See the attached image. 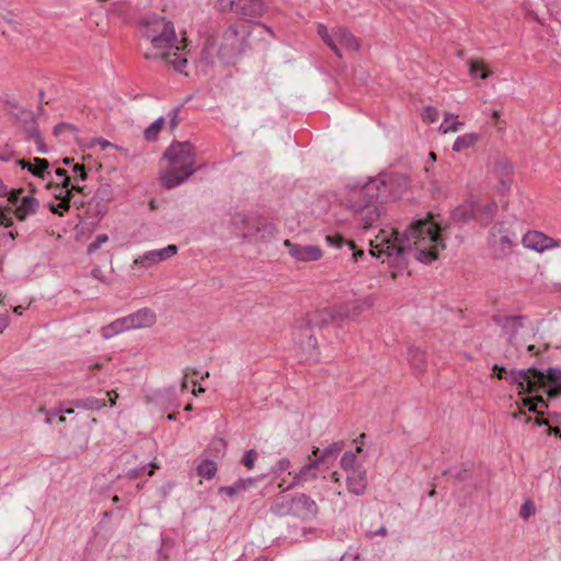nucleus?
Instances as JSON below:
<instances>
[{
  "mask_svg": "<svg viewBox=\"0 0 561 561\" xmlns=\"http://www.w3.org/2000/svg\"><path fill=\"white\" fill-rule=\"evenodd\" d=\"M325 242L329 247L341 249L346 247L351 252L354 263H359L369 257H383L400 263L407 254L423 263H431L438 257L440 250L445 249V242L440 236L438 224L432 214L426 218L413 220L407 229L400 233L394 229L380 230L370 241L368 254L358 249L353 241H346L341 234H328Z\"/></svg>",
  "mask_w": 561,
  "mask_h": 561,
  "instance_id": "f257e3e1",
  "label": "nucleus"
},
{
  "mask_svg": "<svg viewBox=\"0 0 561 561\" xmlns=\"http://www.w3.org/2000/svg\"><path fill=\"white\" fill-rule=\"evenodd\" d=\"M397 178H360L350 187L346 205L363 229H368L380 217L379 203L399 198L401 193L393 188Z\"/></svg>",
  "mask_w": 561,
  "mask_h": 561,
  "instance_id": "f03ea898",
  "label": "nucleus"
},
{
  "mask_svg": "<svg viewBox=\"0 0 561 561\" xmlns=\"http://www.w3.org/2000/svg\"><path fill=\"white\" fill-rule=\"evenodd\" d=\"M252 34H256L260 39H265L266 36L275 37L274 32L265 24L257 23L252 27L245 24H230L207 41L202 51V60L213 64L216 56L225 64H234L249 47V37Z\"/></svg>",
  "mask_w": 561,
  "mask_h": 561,
  "instance_id": "7ed1b4c3",
  "label": "nucleus"
},
{
  "mask_svg": "<svg viewBox=\"0 0 561 561\" xmlns=\"http://www.w3.org/2000/svg\"><path fill=\"white\" fill-rule=\"evenodd\" d=\"M142 37L150 42L156 51H146V59H162L178 72H184L187 59L184 56L185 38L179 41L172 22L164 18L152 15L144 20Z\"/></svg>",
  "mask_w": 561,
  "mask_h": 561,
  "instance_id": "20e7f679",
  "label": "nucleus"
},
{
  "mask_svg": "<svg viewBox=\"0 0 561 561\" xmlns=\"http://www.w3.org/2000/svg\"><path fill=\"white\" fill-rule=\"evenodd\" d=\"M493 375L499 379H505L516 385L519 394L534 393L545 389L549 398L561 394V369L548 368L546 371L530 367L528 369H512L507 371L504 367L494 365Z\"/></svg>",
  "mask_w": 561,
  "mask_h": 561,
  "instance_id": "39448f33",
  "label": "nucleus"
},
{
  "mask_svg": "<svg viewBox=\"0 0 561 561\" xmlns=\"http://www.w3.org/2000/svg\"><path fill=\"white\" fill-rule=\"evenodd\" d=\"M351 318L350 305H339L324 308L310 313L294 332L295 342L308 354H312L318 347L317 339L311 333L313 327L320 329L330 324H339Z\"/></svg>",
  "mask_w": 561,
  "mask_h": 561,
  "instance_id": "423d86ee",
  "label": "nucleus"
},
{
  "mask_svg": "<svg viewBox=\"0 0 561 561\" xmlns=\"http://www.w3.org/2000/svg\"><path fill=\"white\" fill-rule=\"evenodd\" d=\"M163 158L169 161L174 175H193L199 169L195 164V151L190 141H173L165 149Z\"/></svg>",
  "mask_w": 561,
  "mask_h": 561,
  "instance_id": "0eeeda50",
  "label": "nucleus"
},
{
  "mask_svg": "<svg viewBox=\"0 0 561 561\" xmlns=\"http://www.w3.org/2000/svg\"><path fill=\"white\" fill-rule=\"evenodd\" d=\"M22 188L13 190L10 193L9 202L12 204V208H0V225L4 228H10L13 225L12 214L20 221L26 220L28 217L34 215L39 206L36 198L31 195H24Z\"/></svg>",
  "mask_w": 561,
  "mask_h": 561,
  "instance_id": "6e6552de",
  "label": "nucleus"
},
{
  "mask_svg": "<svg viewBox=\"0 0 561 561\" xmlns=\"http://www.w3.org/2000/svg\"><path fill=\"white\" fill-rule=\"evenodd\" d=\"M317 33L340 58L342 57L341 48L356 51L360 47L358 39L343 26H337L330 31L324 24L320 23L317 25Z\"/></svg>",
  "mask_w": 561,
  "mask_h": 561,
  "instance_id": "1a4fd4ad",
  "label": "nucleus"
},
{
  "mask_svg": "<svg viewBox=\"0 0 561 561\" xmlns=\"http://www.w3.org/2000/svg\"><path fill=\"white\" fill-rule=\"evenodd\" d=\"M489 244L497 257H504L517 245V237L504 222H496L490 230Z\"/></svg>",
  "mask_w": 561,
  "mask_h": 561,
  "instance_id": "9d476101",
  "label": "nucleus"
},
{
  "mask_svg": "<svg viewBox=\"0 0 561 561\" xmlns=\"http://www.w3.org/2000/svg\"><path fill=\"white\" fill-rule=\"evenodd\" d=\"M60 183L53 184L49 182L48 188L51 195L59 202L50 205V210L56 214H62L64 210L69 208L70 196L73 190L81 191L79 181H84L87 178H58Z\"/></svg>",
  "mask_w": 561,
  "mask_h": 561,
  "instance_id": "9b49d317",
  "label": "nucleus"
},
{
  "mask_svg": "<svg viewBox=\"0 0 561 561\" xmlns=\"http://www.w3.org/2000/svg\"><path fill=\"white\" fill-rule=\"evenodd\" d=\"M178 250L179 249L175 244H169L162 249L146 251L134 260L131 270L140 271L142 273L144 271L152 268L161 262L174 256L178 253Z\"/></svg>",
  "mask_w": 561,
  "mask_h": 561,
  "instance_id": "f8f14e48",
  "label": "nucleus"
},
{
  "mask_svg": "<svg viewBox=\"0 0 561 561\" xmlns=\"http://www.w3.org/2000/svg\"><path fill=\"white\" fill-rule=\"evenodd\" d=\"M13 115L23 127L27 138L33 139L35 141V144L37 145V150L39 152H46V148L44 146L43 138L38 130L34 113L22 107H15Z\"/></svg>",
  "mask_w": 561,
  "mask_h": 561,
  "instance_id": "ddd939ff",
  "label": "nucleus"
},
{
  "mask_svg": "<svg viewBox=\"0 0 561 561\" xmlns=\"http://www.w3.org/2000/svg\"><path fill=\"white\" fill-rule=\"evenodd\" d=\"M525 318L522 316H493V322L500 327L503 333L507 336V341L519 350L523 345L517 342L519 330L524 327Z\"/></svg>",
  "mask_w": 561,
  "mask_h": 561,
  "instance_id": "4468645a",
  "label": "nucleus"
},
{
  "mask_svg": "<svg viewBox=\"0 0 561 561\" xmlns=\"http://www.w3.org/2000/svg\"><path fill=\"white\" fill-rule=\"evenodd\" d=\"M284 245L287 248L288 254L299 262H314L323 255L321 248L318 245L294 243L288 239L284 241Z\"/></svg>",
  "mask_w": 561,
  "mask_h": 561,
  "instance_id": "2eb2a0df",
  "label": "nucleus"
},
{
  "mask_svg": "<svg viewBox=\"0 0 561 561\" xmlns=\"http://www.w3.org/2000/svg\"><path fill=\"white\" fill-rule=\"evenodd\" d=\"M522 243L526 249L534 250L539 253L561 245V241L554 240L540 231H528L522 238Z\"/></svg>",
  "mask_w": 561,
  "mask_h": 561,
  "instance_id": "dca6fc26",
  "label": "nucleus"
},
{
  "mask_svg": "<svg viewBox=\"0 0 561 561\" xmlns=\"http://www.w3.org/2000/svg\"><path fill=\"white\" fill-rule=\"evenodd\" d=\"M319 463L320 459H311L308 457V462L299 470V472L294 474L293 481L287 486H283V483H280L278 486L284 492L288 489L295 488L297 485H304L307 482L316 480L318 477Z\"/></svg>",
  "mask_w": 561,
  "mask_h": 561,
  "instance_id": "f3484780",
  "label": "nucleus"
},
{
  "mask_svg": "<svg viewBox=\"0 0 561 561\" xmlns=\"http://www.w3.org/2000/svg\"><path fill=\"white\" fill-rule=\"evenodd\" d=\"M291 505H294V516L300 518H311L318 513L317 503L305 493L293 495Z\"/></svg>",
  "mask_w": 561,
  "mask_h": 561,
  "instance_id": "a211bd4d",
  "label": "nucleus"
},
{
  "mask_svg": "<svg viewBox=\"0 0 561 561\" xmlns=\"http://www.w3.org/2000/svg\"><path fill=\"white\" fill-rule=\"evenodd\" d=\"M346 485L350 493L357 496L363 495L368 485L366 469L357 467L355 470L346 472Z\"/></svg>",
  "mask_w": 561,
  "mask_h": 561,
  "instance_id": "6ab92c4d",
  "label": "nucleus"
},
{
  "mask_svg": "<svg viewBox=\"0 0 561 561\" xmlns=\"http://www.w3.org/2000/svg\"><path fill=\"white\" fill-rule=\"evenodd\" d=\"M129 330L150 328L156 322V313L150 308H141L134 313L126 316Z\"/></svg>",
  "mask_w": 561,
  "mask_h": 561,
  "instance_id": "aec40b11",
  "label": "nucleus"
},
{
  "mask_svg": "<svg viewBox=\"0 0 561 561\" xmlns=\"http://www.w3.org/2000/svg\"><path fill=\"white\" fill-rule=\"evenodd\" d=\"M497 213V204L495 202H481L474 199V220L481 226L491 224Z\"/></svg>",
  "mask_w": 561,
  "mask_h": 561,
  "instance_id": "412c9836",
  "label": "nucleus"
},
{
  "mask_svg": "<svg viewBox=\"0 0 561 561\" xmlns=\"http://www.w3.org/2000/svg\"><path fill=\"white\" fill-rule=\"evenodd\" d=\"M49 163L46 159L34 158L33 163L25 160H16L13 163L12 169L9 171L18 173L20 171H27L31 175H44V172L48 169Z\"/></svg>",
  "mask_w": 561,
  "mask_h": 561,
  "instance_id": "4be33fe9",
  "label": "nucleus"
},
{
  "mask_svg": "<svg viewBox=\"0 0 561 561\" xmlns=\"http://www.w3.org/2000/svg\"><path fill=\"white\" fill-rule=\"evenodd\" d=\"M265 11L263 0H240L237 14L247 19L259 18Z\"/></svg>",
  "mask_w": 561,
  "mask_h": 561,
  "instance_id": "5701e85b",
  "label": "nucleus"
},
{
  "mask_svg": "<svg viewBox=\"0 0 561 561\" xmlns=\"http://www.w3.org/2000/svg\"><path fill=\"white\" fill-rule=\"evenodd\" d=\"M451 218L455 222L465 224L474 220V199L471 197L462 205H459L451 211Z\"/></svg>",
  "mask_w": 561,
  "mask_h": 561,
  "instance_id": "b1692460",
  "label": "nucleus"
},
{
  "mask_svg": "<svg viewBox=\"0 0 561 561\" xmlns=\"http://www.w3.org/2000/svg\"><path fill=\"white\" fill-rule=\"evenodd\" d=\"M489 170L497 175H508L514 172V167L506 157L495 154L490 159Z\"/></svg>",
  "mask_w": 561,
  "mask_h": 561,
  "instance_id": "393cba45",
  "label": "nucleus"
},
{
  "mask_svg": "<svg viewBox=\"0 0 561 561\" xmlns=\"http://www.w3.org/2000/svg\"><path fill=\"white\" fill-rule=\"evenodd\" d=\"M256 480L254 478H240L231 485L220 486L218 492L220 494H226L229 497H232L247 491L250 486H253Z\"/></svg>",
  "mask_w": 561,
  "mask_h": 561,
  "instance_id": "a878e982",
  "label": "nucleus"
},
{
  "mask_svg": "<svg viewBox=\"0 0 561 561\" xmlns=\"http://www.w3.org/2000/svg\"><path fill=\"white\" fill-rule=\"evenodd\" d=\"M345 444L344 442H334L330 446L325 447L323 450H320L318 447L312 449V455L316 459H320V462L325 461L330 458L335 459L339 454L343 450Z\"/></svg>",
  "mask_w": 561,
  "mask_h": 561,
  "instance_id": "bb28decb",
  "label": "nucleus"
},
{
  "mask_svg": "<svg viewBox=\"0 0 561 561\" xmlns=\"http://www.w3.org/2000/svg\"><path fill=\"white\" fill-rule=\"evenodd\" d=\"M293 495H280L274 501L271 511L279 516L294 515V505H291Z\"/></svg>",
  "mask_w": 561,
  "mask_h": 561,
  "instance_id": "cd10ccee",
  "label": "nucleus"
},
{
  "mask_svg": "<svg viewBox=\"0 0 561 561\" xmlns=\"http://www.w3.org/2000/svg\"><path fill=\"white\" fill-rule=\"evenodd\" d=\"M408 360L416 371H424L426 367L425 353L419 347H410L408 350Z\"/></svg>",
  "mask_w": 561,
  "mask_h": 561,
  "instance_id": "c85d7f7f",
  "label": "nucleus"
},
{
  "mask_svg": "<svg viewBox=\"0 0 561 561\" xmlns=\"http://www.w3.org/2000/svg\"><path fill=\"white\" fill-rule=\"evenodd\" d=\"M480 138V135L477 133H466L458 136L453 145V150L455 152H461L470 147H472Z\"/></svg>",
  "mask_w": 561,
  "mask_h": 561,
  "instance_id": "c756f323",
  "label": "nucleus"
},
{
  "mask_svg": "<svg viewBox=\"0 0 561 561\" xmlns=\"http://www.w3.org/2000/svg\"><path fill=\"white\" fill-rule=\"evenodd\" d=\"M463 126V123L458 119V115L453 113H445L444 121L439 125L438 130L442 134L456 133Z\"/></svg>",
  "mask_w": 561,
  "mask_h": 561,
  "instance_id": "7c9ffc66",
  "label": "nucleus"
},
{
  "mask_svg": "<svg viewBox=\"0 0 561 561\" xmlns=\"http://www.w3.org/2000/svg\"><path fill=\"white\" fill-rule=\"evenodd\" d=\"M71 404L77 409L88 410V411H99L103 407H105V401L94 398L88 397L83 399H76L71 401Z\"/></svg>",
  "mask_w": 561,
  "mask_h": 561,
  "instance_id": "2f4dec72",
  "label": "nucleus"
},
{
  "mask_svg": "<svg viewBox=\"0 0 561 561\" xmlns=\"http://www.w3.org/2000/svg\"><path fill=\"white\" fill-rule=\"evenodd\" d=\"M362 447L357 446L355 451H345L341 458V468L345 472L355 470L357 467H364L358 462L356 453H360Z\"/></svg>",
  "mask_w": 561,
  "mask_h": 561,
  "instance_id": "473e14b6",
  "label": "nucleus"
},
{
  "mask_svg": "<svg viewBox=\"0 0 561 561\" xmlns=\"http://www.w3.org/2000/svg\"><path fill=\"white\" fill-rule=\"evenodd\" d=\"M522 405L527 408L528 411L537 414H542L543 410L548 408V403L540 396L522 398Z\"/></svg>",
  "mask_w": 561,
  "mask_h": 561,
  "instance_id": "72a5a7b5",
  "label": "nucleus"
},
{
  "mask_svg": "<svg viewBox=\"0 0 561 561\" xmlns=\"http://www.w3.org/2000/svg\"><path fill=\"white\" fill-rule=\"evenodd\" d=\"M164 124L165 118L163 116L158 117L144 130L145 139L147 141H156Z\"/></svg>",
  "mask_w": 561,
  "mask_h": 561,
  "instance_id": "f704fd0d",
  "label": "nucleus"
},
{
  "mask_svg": "<svg viewBox=\"0 0 561 561\" xmlns=\"http://www.w3.org/2000/svg\"><path fill=\"white\" fill-rule=\"evenodd\" d=\"M345 305H350L351 318L347 320H354L363 310L373 306V299L370 297H365L363 299H356L352 302H346Z\"/></svg>",
  "mask_w": 561,
  "mask_h": 561,
  "instance_id": "c9c22d12",
  "label": "nucleus"
},
{
  "mask_svg": "<svg viewBox=\"0 0 561 561\" xmlns=\"http://www.w3.org/2000/svg\"><path fill=\"white\" fill-rule=\"evenodd\" d=\"M197 474L206 480H210L217 472V463L214 460L205 459L196 468Z\"/></svg>",
  "mask_w": 561,
  "mask_h": 561,
  "instance_id": "e433bc0d",
  "label": "nucleus"
},
{
  "mask_svg": "<svg viewBox=\"0 0 561 561\" xmlns=\"http://www.w3.org/2000/svg\"><path fill=\"white\" fill-rule=\"evenodd\" d=\"M76 131V127L68 123H60L54 127V135L57 137L65 135V141H69L71 138H75Z\"/></svg>",
  "mask_w": 561,
  "mask_h": 561,
  "instance_id": "4c0bfd02",
  "label": "nucleus"
},
{
  "mask_svg": "<svg viewBox=\"0 0 561 561\" xmlns=\"http://www.w3.org/2000/svg\"><path fill=\"white\" fill-rule=\"evenodd\" d=\"M449 476L458 481H463L468 478L469 468L465 465H458L448 470Z\"/></svg>",
  "mask_w": 561,
  "mask_h": 561,
  "instance_id": "58836bf2",
  "label": "nucleus"
},
{
  "mask_svg": "<svg viewBox=\"0 0 561 561\" xmlns=\"http://www.w3.org/2000/svg\"><path fill=\"white\" fill-rule=\"evenodd\" d=\"M240 0H217V8L220 12H234L239 7Z\"/></svg>",
  "mask_w": 561,
  "mask_h": 561,
  "instance_id": "ea45409f",
  "label": "nucleus"
},
{
  "mask_svg": "<svg viewBox=\"0 0 561 561\" xmlns=\"http://www.w3.org/2000/svg\"><path fill=\"white\" fill-rule=\"evenodd\" d=\"M181 107H182V105L175 106L168 113V118H169L168 126H169L171 133H173L179 125Z\"/></svg>",
  "mask_w": 561,
  "mask_h": 561,
  "instance_id": "a19ab883",
  "label": "nucleus"
},
{
  "mask_svg": "<svg viewBox=\"0 0 561 561\" xmlns=\"http://www.w3.org/2000/svg\"><path fill=\"white\" fill-rule=\"evenodd\" d=\"M153 468H154V465L152 462H150V463H148L146 466H141V467H138V468L130 469L127 472V477L129 479H136V478L140 477L145 471H147L148 476H152L153 474Z\"/></svg>",
  "mask_w": 561,
  "mask_h": 561,
  "instance_id": "79ce46f5",
  "label": "nucleus"
},
{
  "mask_svg": "<svg viewBox=\"0 0 561 561\" xmlns=\"http://www.w3.org/2000/svg\"><path fill=\"white\" fill-rule=\"evenodd\" d=\"M438 117H439V112L431 105L425 106L422 111V118L427 124H432V123L436 122L438 119Z\"/></svg>",
  "mask_w": 561,
  "mask_h": 561,
  "instance_id": "37998d69",
  "label": "nucleus"
},
{
  "mask_svg": "<svg viewBox=\"0 0 561 561\" xmlns=\"http://www.w3.org/2000/svg\"><path fill=\"white\" fill-rule=\"evenodd\" d=\"M257 458V453L255 449H249L247 450L243 456H242V459H241V462L242 465L247 468V469H252L253 466H254V462Z\"/></svg>",
  "mask_w": 561,
  "mask_h": 561,
  "instance_id": "c03bdc74",
  "label": "nucleus"
},
{
  "mask_svg": "<svg viewBox=\"0 0 561 561\" xmlns=\"http://www.w3.org/2000/svg\"><path fill=\"white\" fill-rule=\"evenodd\" d=\"M187 178H160L161 185L168 190L180 186Z\"/></svg>",
  "mask_w": 561,
  "mask_h": 561,
  "instance_id": "a18cd8bd",
  "label": "nucleus"
},
{
  "mask_svg": "<svg viewBox=\"0 0 561 561\" xmlns=\"http://www.w3.org/2000/svg\"><path fill=\"white\" fill-rule=\"evenodd\" d=\"M108 241V237L105 233L96 236L95 240L91 242L88 247V253L92 254L96 250H99L102 244L106 243Z\"/></svg>",
  "mask_w": 561,
  "mask_h": 561,
  "instance_id": "49530a36",
  "label": "nucleus"
},
{
  "mask_svg": "<svg viewBox=\"0 0 561 561\" xmlns=\"http://www.w3.org/2000/svg\"><path fill=\"white\" fill-rule=\"evenodd\" d=\"M245 222H247V216L244 214L236 213L232 215L231 225L234 230L243 229Z\"/></svg>",
  "mask_w": 561,
  "mask_h": 561,
  "instance_id": "de8ad7c7",
  "label": "nucleus"
},
{
  "mask_svg": "<svg viewBox=\"0 0 561 561\" xmlns=\"http://www.w3.org/2000/svg\"><path fill=\"white\" fill-rule=\"evenodd\" d=\"M482 70V72L479 75L481 79H486L490 75V72L488 70H484L483 67L477 62V61H471L470 62V67H469V72L472 77H477L478 76V71Z\"/></svg>",
  "mask_w": 561,
  "mask_h": 561,
  "instance_id": "09e8293b",
  "label": "nucleus"
},
{
  "mask_svg": "<svg viewBox=\"0 0 561 561\" xmlns=\"http://www.w3.org/2000/svg\"><path fill=\"white\" fill-rule=\"evenodd\" d=\"M126 321V317H123L110 323L115 334L129 330Z\"/></svg>",
  "mask_w": 561,
  "mask_h": 561,
  "instance_id": "8fccbe9b",
  "label": "nucleus"
},
{
  "mask_svg": "<svg viewBox=\"0 0 561 561\" xmlns=\"http://www.w3.org/2000/svg\"><path fill=\"white\" fill-rule=\"evenodd\" d=\"M511 186H512L511 178H500L499 179L497 191L501 195H504L506 192H508Z\"/></svg>",
  "mask_w": 561,
  "mask_h": 561,
  "instance_id": "3c124183",
  "label": "nucleus"
},
{
  "mask_svg": "<svg viewBox=\"0 0 561 561\" xmlns=\"http://www.w3.org/2000/svg\"><path fill=\"white\" fill-rule=\"evenodd\" d=\"M38 412H41V413H45V414H46L45 423H47V424H49V425H50V424H53V423H54V421H55V417H56L58 414H60V413L58 412V409H57L56 411L49 412V411H47L45 408H41V409L38 410Z\"/></svg>",
  "mask_w": 561,
  "mask_h": 561,
  "instance_id": "603ef678",
  "label": "nucleus"
},
{
  "mask_svg": "<svg viewBox=\"0 0 561 561\" xmlns=\"http://www.w3.org/2000/svg\"><path fill=\"white\" fill-rule=\"evenodd\" d=\"M534 513V506L531 503L527 502L520 507V516L523 518H528Z\"/></svg>",
  "mask_w": 561,
  "mask_h": 561,
  "instance_id": "864d4df0",
  "label": "nucleus"
},
{
  "mask_svg": "<svg viewBox=\"0 0 561 561\" xmlns=\"http://www.w3.org/2000/svg\"><path fill=\"white\" fill-rule=\"evenodd\" d=\"M290 460L288 458H282L276 463V470L277 471H286L290 468Z\"/></svg>",
  "mask_w": 561,
  "mask_h": 561,
  "instance_id": "5fc2aeb1",
  "label": "nucleus"
},
{
  "mask_svg": "<svg viewBox=\"0 0 561 561\" xmlns=\"http://www.w3.org/2000/svg\"><path fill=\"white\" fill-rule=\"evenodd\" d=\"M101 335L103 339L108 340L113 336H115V331H113L111 324H107L101 329Z\"/></svg>",
  "mask_w": 561,
  "mask_h": 561,
  "instance_id": "6e6d98bb",
  "label": "nucleus"
},
{
  "mask_svg": "<svg viewBox=\"0 0 561 561\" xmlns=\"http://www.w3.org/2000/svg\"><path fill=\"white\" fill-rule=\"evenodd\" d=\"M72 172L76 173V175H80V176L88 175V173L84 169V164H81V163H73Z\"/></svg>",
  "mask_w": 561,
  "mask_h": 561,
  "instance_id": "4d7b16f0",
  "label": "nucleus"
},
{
  "mask_svg": "<svg viewBox=\"0 0 561 561\" xmlns=\"http://www.w3.org/2000/svg\"><path fill=\"white\" fill-rule=\"evenodd\" d=\"M12 190H9L7 185L2 182V179L0 178V197L8 196L10 197V193Z\"/></svg>",
  "mask_w": 561,
  "mask_h": 561,
  "instance_id": "13d9d810",
  "label": "nucleus"
},
{
  "mask_svg": "<svg viewBox=\"0 0 561 561\" xmlns=\"http://www.w3.org/2000/svg\"><path fill=\"white\" fill-rule=\"evenodd\" d=\"M9 324V318L5 314H0V332H2Z\"/></svg>",
  "mask_w": 561,
  "mask_h": 561,
  "instance_id": "bf43d9fd",
  "label": "nucleus"
},
{
  "mask_svg": "<svg viewBox=\"0 0 561 561\" xmlns=\"http://www.w3.org/2000/svg\"><path fill=\"white\" fill-rule=\"evenodd\" d=\"M387 528L385 526L379 527L374 533L370 534V537L375 536H386L387 535Z\"/></svg>",
  "mask_w": 561,
  "mask_h": 561,
  "instance_id": "052dcab7",
  "label": "nucleus"
},
{
  "mask_svg": "<svg viewBox=\"0 0 561 561\" xmlns=\"http://www.w3.org/2000/svg\"><path fill=\"white\" fill-rule=\"evenodd\" d=\"M550 421L556 423V424H561V414L559 413H553V414H550Z\"/></svg>",
  "mask_w": 561,
  "mask_h": 561,
  "instance_id": "680f3d73",
  "label": "nucleus"
},
{
  "mask_svg": "<svg viewBox=\"0 0 561 561\" xmlns=\"http://www.w3.org/2000/svg\"><path fill=\"white\" fill-rule=\"evenodd\" d=\"M12 158V152H3V153H0V161H10Z\"/></svg>",
  "mask_w": 561,
  "mask_h": 561,
  "instance_id": "e2e57ef3",
  "label": "nucleus"
},
{
  "mask_svg": "<svg viewBox=\"0 0 561 561\" xmlns=\"http://www.w3.org/2000/svg\"><path fill=\"white\" fill-rule=\"evenodd\" d=\"M94 142L100 144L103 149L111 146V144L107 140L102 139V138H95Z\"/></svg>",
  "mask_w": 561,
  "mask_h": 561,
  "instance_id": "0e129e2a",
  "label": "nucleus"
},
{
  "mask_svg": "<svg viewBox=\"0 0 561 561\" xmlns=\"http://www.w3.org/2000/svg\"><path fill=\"white\" fill-rule=\"evenodd\" d=\"M58 412L61 414V413H66V414H73L75 413V410L72 408H68V409H65L62 405H60L58 408Z\"/></svg>",
  "mask_w": 561,
  "mask_h": 561,
  "instance_id": "69168bd1",
  "label": "nucleus"
},
{
  "mask_svg": "<svg viewBox=\"0 0 561 561\" xmlns=\"http://www.w3.org/2000/svg\"><path fill=\"white\" fill-rule=\"evenodd\" d=\"M55 175H68V170L62 169V168H56Z\"/></svg>",
  "mask_w": 561,
  "mask_h": 561,
  "instance_id": "338daca9",
  "label": "nucleus"
},
{
  "mask_svg": "<svg viewBox=\"0 0 561 561\" xmlns=\"http://www.w3.org/2000/svg\"><path fill=\"white\" fill-rule=\"evenodd\" d=\"M549 434L559 435L561 438V431L558 427H549Z\"/></svg>",
  "mask_w": 561,
  "mask_h": 561,
  "instance_id": "774afa93",
  "label": "nucleus"
}]
</instances>
